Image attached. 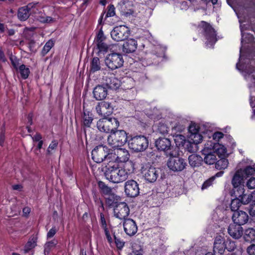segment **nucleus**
I'll use <instances>...</instances> for the list:
<instances>
[{
	"label": "nucleus",
	"instance_id": "50",
	"mask_svg": "<svg viewBox=\"0 0 255 255\" xmlns=\"http://www.w3.org/2000/svg\"><path fill=\"white\" fill-rule=\"evenodd\" d=\"M236 245L235 242L231 240H229L225 244V249H227L229 251H232L235 249Z\"/></svg>",
	"mask_w": 255,
	"mask_h": 255
},
{
	"label": "nucleus",
	"instance_id": "62",
	"mask_svg": "<svg viewBox=\"0 0 255 255\" xmlns=\"http://www.w3.org/2000/svg\"><path fill=\"white\" fill-rule=\"evenodd\" d=\"M100 221L101 227L103 229H105L107 228V223L106 219L105 218L104 215L103 213L100 214Z\"/></svg>",
	"mask_w": 255,
	"mask_h": 255
},
{
	"label": "nucleus",
	"instance_id": "19",
	"mask_svg": "<svg viewBox=\"0 0 255 255\" xmlns=\"http://www.w3.org/2000/svg\"><path fill=\"white\" fill-rule=\"evenodd\" d=\"M155 146L159 150L165 152L171 149V141L167 138H159L155 141Z\"/></svg>",
	"mask_w": 255,
	"mask_h": 255
},
{
	"label": "nucleus",
	"instance_id": "21",
	"mask_svg": "<svg viewBox=\"0 0 255 255\" xmlns=\"http://www.w3.org/2000/svg\"><path fill=\"white\" fill-rule=\"evenodd\" d=\"M137 45V42L134 39H128L123 44V51L127 53H132L135 51Z\"/></svg>",
	"mask_w": 255,
	"mask_h": 255
},
{
	"label": "nucleus",
	"instance_id": "51",
	"mask_svg": "<svg viewBox=\"0 0 255 255\" xmlns=\"http://www.w3.org/2000/svg\"><path fill=\"white\" fill-rule=\"evenodd\" d=\"M215 179V176H212L206 181H205L202 185V190L206 189L213 184V182Z\"/></svg>",
	"mask_w": 255,
	"mask_h": 255
},
{
	"label": "nucleus",
	"instance_id": "63",
	"mask_svg": "<svg viewBox=\"0 0 255 255\" xmlns=\"http://www.w3.org/2000/svg\"><path fill=\"white\" fill-rule=\"evenodd\" d=\"M56 232L57 230L55 228V227L52 228L47 233V238H50L53 237L56 234Z\"/></svg>",
	"mask_w": 255,
	"mask_h": 255
},
{
	"label": "nucleus",
	"instance_id": "42",
	"mask_svg": "<svg viewBox=\"0 0 255 255\" xmlns=\"http://www.w3.org/2000/svg\"><path fill=\"white\" fill-rule=\"evenodd\" d=\"M189 140L191 141L197 145L200 143L202 140V136L198 133L194 134H190L189 137Z\"/></svg>",
	"mask_w": 255,
	"mask_h": 255
},
{
	"label": "nucleus",
	"instance_id": "3",
	"mask_svg": "<svg viewBox=\"0 0 255 255\" xmlns=\"http://www.w3.org/2000/svg\"><path fill=\"white\" fill-rule=\"evenodd\" d=\"M129 147L136 152H141L145 150L148 146V140L143 135L135 136L131 138L128 141Z\"/></svg>",
	"mask_w": 255,
	"mask_h": 255
},
{
	"label": "nucleus",
	"instance_id": "26",
	"mask_svg": "<svg viewBox=\"0 0 255 255\" xmlns=\"http://www.w3.org/2000/svg\"><path fill=\"white\" fill-rule=\"evenodd\" d=\"M106 122L108 125V128H109L110 133L117 130V129L120 125L119 121L115 118H106Z\"/></svg>",
	"mask_w": 255,
	"mask_h": 255
},
{
	"label": "nucleus",
	"instance_id": "54",
	"mask_svg": "<svg viewBox=\"0 0 255 255\" xmlns=\"http://www.w3.org/2000/svg\"><path fill=\"white\" fill-rule=\"evenodd\" d=\"M103 108H104L103 106L102 105V102L99 103L98 104V105H97V106L96 107V110L97 113L99 115H101V116H103L105 118V117H106L105 112H104L103 110Z\"/></svg>",
	"mask_w": 255,
	"mask_h": 255
},
{
	"label": "nucleus",
	"instance_id": "4",
	"mask_svg": "<svg viewBox=\"0 0 255 255\" xmlns=\"http://www.w3.org/2000/svg\"><path fill=\"white\" fill-rule=\"evenodd\" d=\"M37 5V3L30 2L26 5L19 7L17 13L18 19L20 21L27 20L32 13L36 12L38 10Z\"/></svg>",
	"mask_w": 255,
	"mask_h": 255
},
{
	"label": "nucleus",
	"instance_id": "11",
	"mask_svg": "<svg viewBox=\"0 0 255 255\" xmlns=\"http://www.w3.org/2000/svg\"><path fill=\"white\" fill-rule=\"evenodd\" d=\"M125 192L126 195L131 198L136 197L139 193L138 183L133 180H129L125 184Z\"/></svg>",
	"mask_w": 255,
	"mask_h": 255
},
{
	"label": "nucleus",
	"instance_id": "48",
	"mask_svg": "<svg viewBox=\"0 0 255 255\" xmlns=\"http://www.w3.org/2000/svg\"><path fill=\"white\" fill-rule=\"evenodd\" d=\"M97 45L100 52L106 53L109 48V46L104 42L97 43Z\"/></svg>",
	"mask_w": 255,
	"mask_h": 255
},
{
	"label": "nucleus",
	"instance_id": "20",
	"mask_svg": "<svg viewBox=\"0 0 255 255\" xmlns=\"http://www.w3.org/2000/svg\"><path fill=\"white\" fill-rule=\"evenodd\" d=\"M94 97L97 100H102L105 99L108 94L107 89L106 87L98 85L93 90Z\"/></svg>",
	"mask_w": 255,
	"mask_h": 255
},
{
	"label": "nucleus",
	"instance_id": "2",
	"mask_svg": "<svg viewBox=\"0 0 255 255\" xmlns=\"http://www.w3.org/2000/svg\"><path fill=\"white\" fill-rule=\"evenodd\" d=\"M127 140V133L124 130H117L112 132L107 138L108 144L114 148H118L124 145Z\"/></svg>",
	"mask_w": 255,
	"mask_h": 255
},
{
	"label": "nucleus",
	"instance_id": "57",
	"mask_svg": "<svg viewBox=\"0 0 255 255\" xmlns=\"http://www.w3.org/2000/svg\"><path fill=\"white\" fill-rule=\"evenodd\" d=\"M247 186L248 188L253 189L255 188V178L252 177L247 182Z\"/></svg>",
	"mask_w": 255,
	"mask_h": 255
},
{
	"label": "nucleus",
	"instance_id": "52",
	"mask_svg": "<svg viewBox=\"0 0 255 255\" xmlns=\"http://www.w3.org/2000/svg\"><path fill=\"white\" fill-rule=\"evenodd\" d=\"M108 10L106 15L105 18H107L109 17H112L115 15V8L113 4H110L108 6Z\"/></svg>",
	"mask_w": 255,
	"mask_h": 255
},
{
	"label": "nucleus",
	"instance_id": "46",
	"mask_svg": "<svg viewBox=\"0 0 255 255\" xmlns=\"http://www.w3.org/2000/svg\"><path fill=\"white\" fill-rule=\"evenodd\" d=\"M220 147H217L218 146L215 147V152L220 157L221 155H224L227 152L226 148L223 145H219Z\"/></svg>",
	"mask_w": 255,
	"mask_h": 255
},
{
	"label": "nucleus",
	"instance_id": "16",
	"mask_svg": "<svg viewBox=\"0 0 255 255\" xmlns=\"http://www.w3.org/2000/svg\"><path fill=\"white\" fill-rule=\"evenodd\" d=\"M229 234L233 238L238 239L243 234V229L237 224L233 223L230 225L228 229Z\"/></svg>",
	"mask_w": 255,
	"mask_h": 255
},
{
	"label": "nucleus",
	"instance_id": "56",
	"mask_svg": "<svg viewBox=\"0 0 255 255\" xmlns=\"http://www.w3.org/2000/svg\"><path fill=\"white\" fill-rule=\"evenodd\" d=\"M114 237L115 239V242L118 248L122 249L125 245V243L122 241L120 239L118 238L114 234Z\"/></svg>",
	"mask_w": 255,
	"mask_h": 255
},
{
	"label": "nucleus",
	"instance_id": "8",
	"mask_svg": "<svg viewBox=\"0 0 255 255\" xmlns=\"http://www.w3.org/2000/svg\"><path fill=\"white\" fill-rule=\"evenodd\" d=\"M112 39L116 41L126 40L129 35V30L125 25L115 27L111 32Z\"/></svg>",
	"mask_w": 255,
	"mask_h": 255
},
{
	"label": "nucleus",
	"instance_id": "6",
	"mask_svg": "<svg viewBox=\"0 0 255 255\" xmlns=\"http://www.w3.org/2000/svg\"><path fill=\"white\" fill-rule=\"evenodd\" d=\"M141 173L144 179L149 183L156 181L159 175V170L150 165L143 166L141 169Z\"/></svg>",
	"mask_w": 255,
	"mask_h": 255
},
{
	"label": "nucleus",
	"instance_id": "60",
	"mask_svg": "<svg viewBox=\"0 0 255 255\" xmlns=\"http://www.w3.org/2000/svg\"><path fill=\"white\" fill-rule=\"evenodd\" d=\"M189 131L190 134H194L199 132V129L195 124H192L189 127Z\"/></svg>",
	"mask_w": 255,
	"mask_h": 255
},
{
	"label": "nucleus",
	"instance_id": "36",
	"mask_svg": "<svg viewBox=\"0 0 255 255\" xmlns=\"http://www.w3.org/2000/svg\"><path fill=\"white\" fill-rule=\"evenodd\" d=\"M245 240L247 242L254 240L255 239V230L253 228H249L245 231Z\"/></svg>",
	"mask_w": 255,
	"mask_h": 255
},
{
	"label": "nucleus",
	"instance_id": "10",
	"mask_svg": "<svg viewBox=\"0 0 255 255\" xmlns=\"http://www.w3.org/2000/svg\"><path fill=\"white\" fill-rule=\"evenodd\" d=\"M114 214L117 218L125 220L129 214V207L125 202L119 203L114 208Z\"/></svg>",
	"mask_w": 255,
	"mask_h": 255
},
{
	"label": "nucleus",
	"instance_id": "14",
	"mask_svg": "<svg viewBox=\"0 0 255 255\" xmlns=\"http://www.w3.org/2000/svg\"><path fill=\"white\" fill-rule=\"evenodd\" d=\"M225 250V240L224 237L217 235L215 239L213 252L214 255H222Z\"/></svg>",
	"mask_w": 255,
	"mask_h": 255
},
{
	"label": "nucleus",
	"instance_id": "9",
	"mask_svg": "<svg viewBox=\"0 0 255 255\" xmlns=\"http://www.w3.org/2000/svg\"><path fill=\"white\" fill-rule=\"evenodd\" d=\"M170 158L167 162L168 168L174 171L183 170L186 165L185 160L177 156H173V154L170 153Z\"/></svg>",
	"mask_w": 255,
	"mask_h": 255
},
{
	"label": "nucleus",
	"instance_id": "55",
	"mask_svg": "<svg viewBox=\"0 0 255 255\" xmlns=\"http://www.w3.org/2000/svg\"><path fill=\"white\" fill-rule=\"evenodd\" d=\"M57 244V242L56 241H51L50 242H47L45 244L44 248V252L48 253L50 251L51 248L54 247Z\"/></svg>",
	"mask_w": 255,
	"mask_h": 255
},
{
	"label": "nucleus",
	"instance_id": "38",
	"mask_svg": "<svg viewBox=\"0 0 255 255\" xmlns=\"http://www.w3.org/2000/svg\"><path fill=\"white\" fill-rule=\"evenodd\" d=\"M240 170L243 172L242 174L245 178H246L248 176L254 175L255 174V167L251 166H248L244 169H240Z\"/></svg>",
	"mask_w": 255,
	"mask_h": 255
},
{
	"label": "nucleus",
	"instance_id": "7",
	"mask_svg": "<svg viewBox=\"0 0 255 255\" xmlns=\"http://www.w3.org/2000/svg\"><path fill=\"white\" fill-rule=\"evenodd\" d=\"M105 63L109 68L115 70L123 66L124 60L121 54L113 53L109 54L106 59Z\"/></svg>",
	"mask_w": 255,
	"mask_h": 255
},
{
	"label": "nucleus",
	"instance_id": "12",
	"mask_svg": "<svg viewBox=\"0 0 255 255\" xmlns=\"http://www.w3.org/2000/svg\"><path fill=\"white\" fill-rule=\"evenodd\" d=\"M111 158L115 159L118 162H128L129 159V154L128 151L125 148H117L114 150V152L110 154Z\"/></svg>",
	"mask_w": 255,
	"mask_h": 255
},
{
	"label": "nucleus",
	"instance_id": "40",
	"mask_svg": "<svg viewBox=\"0 0 255 255\" xmlns=\"http://www.w3.org/2000/svg\"><path fill=\"white\" fill-rule=\"evenodd\" d=\"M132 3L131 1L127 0H123L118 4V7H121V10L126 13H128V12L126 11V7H132Z\"/></svg>",
	"mask_w": 255,
	"mask_h": 255
},
{
	"label": "nucleus",
	"instance_id": "61",
	"mask_svg": "<svg viewBox=\"0 0 255 255\" xmlns=\"http://www.w3.org/2000/svg\"><path fill=\"white\" fill-rule=\"evenodd\" d=\"M247 252L249 255H255V244H252L247 249Z\"/></svg>",
	"mask_w": 255,
	"mask_h": 255
},
{
	"label": "nucleus",
	"instance_id": "23",
	"mask_svg": "<svg viewBox=\"0 0 255 255\" xmlns=\"http://www.w3.org/2000/svg\"><path fill=\"white\" fill-rule=\"evenodd\" d=\"M242 172L240 169L237 170L233 177L232 184L235 188L234 191L237 190L240 187H242L240 186V185L244 178H245Z\"/></svg>",
	"mask_w": 255,
	"mask_h": 255
},
{
	"label": "nucleus",
	"instance_id": "17",
	"mask_svg": "<svg viewBox=\"0 0 255 255\" xmlns=\"http://www.w3.org/2000/svg\"><path fill=\"white\" fill-rule=\"evenodd\" d=\"M232 219L234 223L242 226L248 222L249 217L245 212L239 211L234 213Z\"/></svg>",
	"mask_w": 255,
	"mask_h": 255
},
{
	"label": "nucleus",
	"instance_id": "27",
	"mask_svg": "<svg viewBox=\"0 0 255 255\" xmlns=\"http://www.w3.org/2000/svg\"><path fill=\"white\" fill-rule=\"evenodd\" d=\"M121 86L122 88L125 90H128L132 89L134 86V81L133 78L131 77H126L123 79V80L121 82Z\"/></svg>",
	"mask_w": 255,
	"mask_h": 255
},
{
	"label": "nucleus",
	"instance_id": "33",
	"mask_svg": "<svg viewBox=\"0 0 255 255\" xmlns=\"http://www.w3.org/2000/svg\"><path fill=\"white\" fill-rule=\"evenodd\" d=\"M228 160L226 158H221L215 163V167L217 169L222 170L226 169L228 166Z\"/></svg>",
	"mask_w": 255,
	"mask_h": 255
},
{
	"label": "nucleus",
	"instance_id": "41",
	"mask_svg": "<svg viewBox=\"0 0 255 255\" xmlns=\"http://www.w3.org/2000/svg\"><path fill=\"white\" fill-rule=\"evenodd\" d=\"M174 134V141L176 145L179 146L184 145L186 142L185 136L178 133Z\"/></svg>",
	"mask_w": 255,
	"mask_h": 255
},
{
	"label": "nucleus",
	"instance_id": "18",
	"mask_svg": "<svg viewBox=\"0 0 255 255\" xmlns=\"http://www.w3.org/2000/svg\"><path fill=\"white\" fill-rule=\"evenodd\" d=\"M200 26L202 27L207 39L211 41L215 38L216 35L215 31L210 24L204 21H202Z\"/></svg>",
	"mask_w": 255,
	"mask_h": 255
},
{
	"label": "nucleus",
	"instance_id": "58",
	"mask_svg": "<svg viewBox=\"0 0 255 255\" xmlns=\"http://www.w3.org/2000/svg\"><path fill=\"white\" fill-rule=\"evenodd\" d=\"M105 39V37L104 34V32L102 30H100L97 36V43L104 42Z\"/></svg>",
	"mask_w": 255,
	"mask_h": 255
},
{
	"label": "nucleus",
	"instance_id": "37",
	"mask_svg": "<svg viewBox=\"0 0 255 255\" xmlns=\"http://www.w3.org/2000/svg\"><path fill=\"white\" fill-rule=\"evenodd\" d=\"M242 202L241 201L240 198L238 197H236V198L233 199L232 200L230 206L232 211H234V212L238 211V209L241 205Z\"/></svg>",
	"mask_w": 255,
	"mask_h": 255
},
{
	"label": "nucleus",
	"instance_id": "44",
	"mask_svg": "<svg viewBox=\"0 0 255 255\" xmlns=\"http://www.w3.org/2000/svg\"><path fill=\"white\" fill-rule=\"evenodd\" d=\"M54 46V42L52 40H48L44 45L41 53L44 56L46 55L51 49V48Z\"/></svg>",
	"mask_w": 255,
	"mask_h": 255
},
{
	"label": "nucleus",
	"instance_id": "13",
	"mask_svg": "<svg viewBox=\"0 0 255 255\" xmlns=\"http://www.w3.org/2000/svg\"><path fill=\"white\" fill-rule=\"evenodd\" d=\"M244 192L245 189L243 187H240L234 191L235 196L240 198L243 204H248L251 201H255V190L249 195L245 194Z\"/></svg>",
	"mask_w": 255,
	"mask_h": 255
},
{
	"label": "nucleus",
	"instance_id": "53",
	"mask_svg": "<svg viewBox=\"0 0 255 255\" xmlns=\"http://www.w3.org/2000/svg\"><path fill=\"white\" fill-rule=\"evenodd\" d=\"M10 60L14 69L18 70V68L19 66V60L15 56L12 55L10 57Z\"/></svg>",
	"mask_w": 255,
	"mask_h": 255
},
{
	"label": "nucleus",
	"instance_id": "24",
	"mask_svg": "<svg viewBox=\"0 0 255 255\" xmlns=\"http://www.w3.org/2000/svg\"><path fill=\"white\" fill-rule=\"evenodd\" d=\"M106 81L107 85L111 89L117 90L121 86V81L114 76L108 77Z\"/></svg>",
	"mask_w": 255,
	"mask_h": 255
},
{
	"label": "nucleus",
	"instance_id": "35",
	"mask_svg": "<svg viewBox=\"0 0 255 255\" xmlns=\"http://www.w3.org/2000/svg\"><path fill=\"white\" fill-rule=\"evenodd\" d=\"M18 70L23 79H26L28 78L30 73V70L25 65L22 64L20 65L18 68Z\"/></svg>",
	"mask_w": 255,
	"mask_h": 255
},
{
	"label": "nucleus",
	"instance_id": "47",
	"mask_svg": "<svg viewBox=\"0 0 255 255\" xmlns=\"http://www.w3.org/2000/svg\"><path fill=\"white\" fill-rule=\"evenodd\" d=\"M157 130L161 134H164L168 132L169 128L166 125L163 123H159L158 126Z\"/></svg>",
	"mask_w": 255,
	"mask_h": 255
},
{
	"label": "nucleus",
	"instance_id": "64",
	"mask_svg": "<svg viewBox=\"0 0 255 255\" xmlns=\"http://www.w3.org/2000/svg\"><path fill=\"white\" fill-rule=\"evenodd\" d=\"M249 213L251 216H255V203L250 206Z\"/></svg>",
	"mask_w": 255,
	"mask_h": 255
},
{
	"label": "nucleus",
	"instance_id": "39",
	"mask_svg": "<svg viewBox=\"0 0 255 255\" xmlns=\"http://www.w3.org/2000/svg\"><path fill=\"white\" fill-rule=\"evenodd\" d=\"M184 145L185 148L191 153L195 152L198 149V145L191 142L190 140L187 141Z\"/></svg>",
	"mask_w": 255,
	"mask_h": 255
},
{
	"label": "nucleus",
	"instance_id": "30",
	"mask_svg": "<svg viewBox=\"0 0 255 255\" xmlns=\"http://www.w3.org/2000/svg\"><path fill=\"white\" fill-rule=\"evenodd\" d=\"M106 118L105 117L102 119L99 120L97 123V127L98 129L101 131L106 133L110 132L108 125L106 122Z\"/></svg>",
	"mask_w": 255,
	"mask_h": 255
},
{
	"label": "nucleus",
	"instance_id": "25",
	"mask_svg": "<svg viewBox=\"0 0 255 255\" xmlns=\"http://www.w3.org/2000/svg\"><path fill=\"white\" fill-rule=\"evenodd\" d=\"M189 163L192 167H198L199 166L203 161L202 157L196 154H191L188 157Z\"/></svg>",
	"mask_w": 255,
	"mask_h": 255
},
{
	"label": "nucleus",
	"instance_id": "28",
	"mask_svg": "<svg viewBox=\"0 0 255 255\" xmlns=\"http://www.w3.org/2000/svg\"><path fill=\"white\" fill-rule=\"evenodd\" d=\"M36 246V239L34 238L29 240L24 246L23 253L24 254L30 252L32 255L33 254L32 249Z\"/></svg>",
	"mask_w": 255,
	"mask_h": 255
},
{
	"label": "nucleus",
	"instance_id": "29",
	"mask_svg": "<svg viewBox=\"0 0 255 255\" xmlns=\"http://www.w3.org/2000/svg\"><path fill=\"white\" fill-rule=\"evenodd\" d=\"M82 118L84 126L90 127L93 121L92 114L88 111H84Z\"/></svg>",
	"mask_w": 255,
	"mask_h": 255
},
{
	"label": "nucleus",
	"instance_id": "59",
	"mask_svg": "<svg viewBox=\"0 0 255 255\" xmlns=\"http://www.w3.org/2000/svg\"><path fill=\"white\" fill-rule=\"evenodd\" d=\"M38 19L43 23H51L54 21L53 19L50 16H40Z\"/></svg>",
	"mask_w": 255,
	"mask_h": 255
},
{
	"label": "nucleus",
	"instance_id": "45",
	"mask_svg": "<svg viewBox=\"0 0 255 255\" xmlns=\"http://www.w3.org/2000/svg\"><path fill=\"white\" fill-rule=\"evenodd\" d=\"M185 129V126L180 123H176L172 128V131L173 134H176L177 132H181Z\"/></svg>",
	"mask_w": 255,
	"mask_h": 255
},
{
	"label": "nucleus",
	"instance_id": "15",
	"mask_svg": "<svg viewBox=\"0 0 255 255\" xmlns=\"http://www.w3.org/2000/svg\"><path fill=\"white\" fill-rule=\"evenodd\" d=\"M123 226L125 233L129 236H133L137 232V227L135 222L131 219L124 220Z\"/></svg>",
	"mask_w": 255,
	"mask_h": 255
},
{
	"label": "nucleus",
	"instance_id": "32",
	"mask_svg": "<svg viewBox=\"0 0 255 255\" xmlns=\"http://www.w3.org/2000/svg\"><path fill=\"white\" fill-rule=\"evenodd\" d=\"M101 69V65L99 58L97 57H95L92 59L90 65L91 72L94 73L97 71L100 70Z\"/></svg>",
	"mask_w": 255,
	"mask_h": 255
},
{
	"label": "nucleus",
	"instance_id": "49",
	"mask_svg": "<svg viewBox=\"0 0 255 255\" xmlns=\"http://www.w3.org/2000/svg\"><path fill=\"white\" fill-rule=\"evenodd\" d=\"M58 145V142L56 140H53L49 145L47 150V153L49 155L51 154L52 150H55Z\"/></svg>",
	"mask_w": 255,
	"mask_h": 255
},
{
	"label": "nucleus",
	"instance_id": "31",
	"mask_svg": "<svg viewBox=\"0 0 255 255\" xmlns=\"http://www.w3.org/2000/svg\"><path fill=\"white\" fill-rule=\"evenodd\" d=\"M98 186L100 189L101 193L104 196H108L112 193V189L109 187L102 181H100L98 183Z\"/></svg>",
	"mask_w": 255,
	"mask_h": 255
},
{
	"label": "nucleus",
	"instance_id": "43",
	"mask_svg": "<svg viewBox=\"0 0 255 255\" xmlns=\"http://www.w3.org/2000/svg\"><path fill=\"white\" fill-rule=\"evenodd\" d=\"M102 105L104 108L103 110L105 112L106 117L109 116L112 113L113 108L111 103L107 102H102Z\"/></svg>",
	"mask_w": 255,
	"mask_h": 255
},
{
	"label": "nucleus",
	"instance_id": "5",
	"mask_svg": "<svg viewBox=\"0 0 255 255\" xmlns=\"http://www.w3.org/2000/svg\"><path fill=\"white\" fill-rule=\"evenodd\" d=\"M111 153L106 146H97L92 151V158L97 163H101L106 159H110Z\"/></svg>",
	"mask_w": 255,
	"mask_h": 255
},
{
	"label": "nucleus",
	"instance_id": "34",
	"mask_svg": "<svg viewBox=\"0 0 255 255\" xmlns=\"http://www.w3.org/2000/svg\"><path fill=\"white\" fill-rule=\"evenodd\" d=\"M108 197H105L106 198V202L107 204L109 207H114L116 206V205L117 203L116 201L118 200V196L116 195L113 193H111L110 195H109L107 196Z\"/></svg>",
	"mask_w": 255,
	"mask_h": 255
},
{
	"label": "nucleus",
	"instance_id": "1",
	"mask_svg": "<svg viewBox=\"0 0 255 255\" xmlns=\"http://www.w3.org/2000/svg\"><path fill=\"white\" fill-rule=\"evenodd\" d=\"M134 169V163L131 161H128L120 166L117 162L110 160L103 168V171L108 180L114 183H119L127 179Z\"/></svg>",
	"mask_w": 255,
	"mask_h": 255
},
{
	"label": "nucleus",
	"instance_id": "22",
	"mask_svg": "<svg viewBox=\"0 0 255 255\" xmlns=\"http://www.w3.org/2000/svg\"><path fill=\"white\" fill-rule=\"evenodd\" d=\"M208 149L206 148H204L202 150L203 154L205 155V157L204 158V162L207 164H213L216 163L217 158V154L214 151L213 152H208Z\"/></svg>",
	"mask_w": 255,
	"mask_h": 255
}]
</instances>
